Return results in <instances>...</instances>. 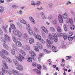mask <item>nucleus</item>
<instances>
[{
  "instance_id": "1",
  "label": "nucleus",
  "mask_w": 75,
  "mask_h": 75,
  "mask_svg": "<svg viewBox=\"0 0 75 75\" xmlns=\"http://www.w3.org/2000/svg\"><path fill=\"white\" fill-rule=\"evenodd\" d=\"M2 51L0 52V55L1 57L3 59H7V57H6L4 55V54L3 52L6 55H8V52L6 50L4 49L2 50Z\"/></svg>"
},
{
  "instance_id": "2",
  "label": "nucleus",
  "mask_w": 75,
  "mask_h": 75,
  "mask_svg": "<svg viewBox=\"0 0 75 75\" xmlns=\"http://www.w3.org/2000/svg\"><path fill=\"white\" fill-rule=\"evenodd\" d=\"M2 65L3 67H4L2 68V71L4 72V73H7V71L6 69H7L8 68V66H7V64H6L5 63H2Z\"/></svg>"
},
{
  "instance_id": "3",
  "label": "nucleus",
  "mask_w": 75,
  "mask_h": 75,
  "mask_svg": "<svg viewBox=\"0 0 75 75\" xmlns=\"http://www.w3.org/2000/svg\"><path fill=\"white\" fill-rule=\"evenodd\" d=\"M15 58L17 60H18L19 61H20V62H21L22 61H23V59H24V57H23V56L21 54H19V56H16L15 57Z\"/></svg>"
},
{
  "instance_id": "4",
  "label": "nucleus",
  "mask_w": 75,
  "mask_h": 75,
  "mask_svg": "<svg viewBox=\"0 0 75 75\" xmlns=\"http://www.w3.org/2000/svg\"><path fill=\"white\" fill-rule=\"evenodd\" d=\"M57 37H63L64 40H67L68 38V35H67V34L65 33H60L58 34Z\"/></svg>"
},
{
  "instance_id": "5",
  "label": "nucleus",
  "mask_w": 75,
  "mask_h": 75,
  "mask_svg": "<svg viewBox=\"0 0 75 75\" xmlns=\"http://www.w3.org/2000/svg\"><path fill=\"white\" fill-rule=\"evenodd\" d=\"M46 40L48 43V44H47V48H50L51 47V45H52V43H53L52 40L50 39H46Z\"/></svg>"
},
{
  "instance_id": "6",
  "label": "nucleus",
  "mask_w": 75,
  "mask_h": 75,
  "mask_svg": "<svg viewBox=\"0 0 75 75\" xmlns=\"http://www.w3.org/2000/svg\"><path fill=\"white\" fill-rule=\"evenodd\" d=\"M74 22L73 20L72 19H69V22L71 24V25H70V26H72L71 27H70V29L71 30H74V28H75V26L74 25H73L72 24Z\"/></svg>"
},
{
  "instance_id": "7",
  "label": "nucleus",
  "mask_w": 75,
  "mask_h": 75,
  "mask_svg": "<svg viewBox=\"0 0 75 75\" xmlns=\"http://www.w3.org/2000/svg\"><path fill=\"white\" fill-rule=\"evenodd\" d=\"M26 25V28L28 30L29 33L30 35H33V31L31 30V28L30 27V25L28 24Z\"/></svg>"
},
{
  "instance_id": "8",
  "label": "nucleus",
  "mask_w": 75,
  "mask_h": 75,
  "mask_svg": "<svg viewBox=\"0 0 75 75\" xmlns=\"http://www.w3.org/2000/svg\"><path fill=\"white\" fill-rule=\"evenodd\" d=\"M29 53L30 54H31V57H32L33 59L34 60L35 59L34 57H36V54L32 50H30L29 51Z\"/></svg>"
},
{
  "instance_id": "9",
  "label": "nucleus",
  "mask_w": 75,
  "mask_h": 75,
  "mask_svg": "<svg viewBox=\"0 0 75 75\" xmlns=\"http://www.w3.org/2000/svg\"><path fill=\"white\" fill-rule=\"evenodd\" d=\"M58 20L60 23H63V18H62V16L61 14H59V15Z\"/></svg>"
},
{
  "instance_id": "10",
  "label": "nucleus",
  "mask_w": 75,
  "mask_h": 75,
  "mask_svg": "<svg viewBox=\"0 0 75 75\" xmlns=\"http://www.w3.org/2000/svg\"><path fill=\"white\" fill-rule=\"evenodd\" d=\"M5 38V40L7 41H9L10 40V38L9 37L8 35H7L6 34H5L4 35Z\"/></svg>"
},
{
  "instance_id": "11",
  "label": "nucleus",
  "mask_w": 75,
  "mask_h": 75,
  "mask_svg": "<svg viewBox=\"0 0 75 75\" xmlns=\"http://www.w3.org/2000/svg\"><path fill=\"white\" fill-rule=\"evenodd\" d=\"M53 38L55 41V42H57L58 41V39H57V35L54 33L52 34Z\"/></svg>"
},
{
  "instance_id": "12",
  "label": "nucleus",
  "mask_w": 75,
  "mask_h": 75,
  "mask_svg": "<svg viewBox=\"0 0 75 75\" xmlns=\"http://www.w3.org/2000/svg\"><path fill=\"white\" fill-rule=\"evenodd\" d=\"M36 45L39 49H40V50H42V46L41 44H40V43L38 42H37L36 43Z\"/></svg>"
},
{
  "instance_id": "13",
  "label": "nucleus",
  "mask_w": 75,
  "mask_h": 75,
  "mask_svg": "<svg viewBox=\"0 0 75 75\" xmlns=\"http://www.w3.org/2000/svg\"><path fill=\"white\" fill-rule=\"evenodd\" d=\"M29 19L31 23H32V24H34L35 23V20L33 18L31 17H30L29 18Z\"/></svg>"
},
{
  "instance_id": "14",
  "label": "nucleus",
  "mask_w": 75,
  "mask_h": 75,
  "mask_svg": "<svg viewBox=\"0 0 75 75\" xmlns=\"http://www.w3.org/2000/svg\"><path fill=\"white\" fill-rule=\"evenodd\" d=\"M41 28L45 33H48V30L47 29V28H46L44 26H42Z\"/></svg>"
},
{
  "instance_id": "15",
  "label": "nucleus",
  "mask_w": 75,
  "mask_h": 75,
  "mask_svg": "<svg viewBox=\"0 0 75 75\" xmlns=\"http://www.w3.org/2000/svg\"><path fill=\"white\" fill-rule=\"evenodd\" d=\"M16 45L17 47H21L22 46V44H21V43L20 42V41H18L16 43Z\"/></svg>"
},
{
  "instance_id": "16",
  "label": "nucleus",
  "mask_w": 75,
  "mask_h": 75,
  "mask_svg": "<svg viewBox=\"0 0 75 75\" xmlns=\"http://www.w3.org/2000/svg\"><path fill=\"white\" fill-rule=\"evenodd\" d=\"M17 69L19 70V71H22L23 70V66L21 65H19L16 67Z\"/></svg>"
},
{
  "instance_id": "17",
  "label": "nucleus",
  "mask_w": 75,
  "mask_h": 75,
  "mask_svg": "<svg viewBox=\"0 0 75 75\" xmlns=\"http://www.w3.org/2000/svg\"><path fill=\"white\" fill-rule=\"evenodd\" d=\"M17 35H18L19 38H21L22 37V33L20 31H18L17 34Z\"/></svg>"
},
{
  "instance_id": "18",
  "label": "nucleus",
  "mask_w": 75,
  "mask_h": 75,
  "mask_svg": "<svg viewBox=\"0 0 75 75\" xmlns=\"http://www.w3.org/2000/svg\"><path fill=\"white\" fill-rule=\"evenodd\" d=\"M13 62L14 63V64L16 66H18V65H19V63H18V62L17 61V60L16 59H13Z\"/></svg>"
},
{
  "instance_id": "19",
  "label": "nucleus",
  "mask_w": 75,
  "mask_h": 75,
  "mask_svg": "<svg viewBox=\"0 0 75 75\" xmlns=\"http://www.w3.org/2000/svg\"><path fill=\"white\" fill-rule=\"evenodd\" d=\"M3 46L4 49H6V50H9V47L5 43H4Z\"/></svg>"
},
{
  "instance_id": "20",
  "label": "nucleus",
  "mask_w": 75,
  "mask_h": 75,
  "mask_svg": "<svg viewBox=\"0 0 75 75\" xmlns=\"http://www.w3.org/2000/svg\"><path fill=\"white\" fill-rule=\"evenodd\" d=\"M12 72L13 74L14 75H18V72L16 70H12Z\"/></svg>"
},
{
  "instance_id": "21",
  "label": "nucleus",
  "mask_w": 75,
  "mask_h": 75,
  "mask_svg": "<svg viewBox=\"0 0 75 75\" xmlns=\"http://www.w3.org/2000/svg\"><path fill=\"white\" fill-rule=\"evenodd\" d=\"M73 39L75 40V36H74V37H71L70 36H68V40L69 41H72Z\"/></svg>"
},
{
  "instance_id": "22",
  "label": "nucleus",
  "mask_w": 75,
  "mask_h": 75,
  "mask_svg": "<svg viewBox=\"0 0 75 75\" xmlns=\"http://www.w3.org/2000/svg\"><path fill=\"white\" fill-rule=\"evenodd\" d=\"M23 37L26 40H28L29 38V36H28V35L27 33H24V34Z\"/></svg>"
},
{
  "instance_id": "23",
  "label": "nucleus",
  "mask_w": 75,
  "mask_h": 75,
  "mask_svg": "<svg viewBox=\"0 0 75 75\" xmlns=\"http://www.w3.org/2000/svg\"><path fill=\"white\" fill-rule=\"evenodd\" d=\"M35 37L37 38L39 40H41V37L39 35H37L35 36Z\"/></svg>"
},
{
  "instance_id": "24",
  "label": "nucleus",
  "mask_w": 75,
  "mask_h": 75,
  "mask_svg": "<svg viewBox=\"0 0 75 75\" xmlns=\"http://www.w3.org/2000/svg\"><path fill=\"white\" fill-rule=\"evenodd\" d=\"M20 52L21 54H22L23 56H25V55H26V53H25L24 50H23L21 49L20 50Z\"/></svg>"
},
{
  "instance_id": "25",
  "label": "nucleus",
  "mask_w": 75,
  "mask_h": 75,
  "mask_svg": "<svg viewBox=\"0 0 75 75\" xmlns=\"http://www.w3.org/2000/svg\"><path fill=\"white\" fill-rule=\"evenodd\" d=\"M52 23L53 24V25H56V24H57V20L55 19L53 20H52Z\"/></svg>"
},
{
  "instance_id": "26",
  "label": "nucleus",
  "mask_w": 75,
  "mask_h": 75,
  "mask_svg": "<svg viewBox=\"0 0 75 75\" xmlns=\"http://www.w3.org/2000/svg\"><path fill=\"white\" fill-rule=\"evenodd\" d=\"M63 17L64 19H66L68 17V14L67 13H65L63 14Z\"/></svg>"
},
{
  "instance_id": "27",
  "label": "nucleus",
  "mask_w": 75,
  "mask_h": 75,
  "mask_svg": "<svg viewBox=\"0 0 75 75\" xmlns=\"http://www.w3.org/2000/svg\"><path fill=\"white\" fill-rule=\"evenodd\" d=\"M29 42L30 44H33L34 42V39L32 38H30L29 39Z\"/></svg>"
},
{
  "instance_id": "28",
  "label": "nucleus",
  "mask_w": 75,
  "mask_h": 75,
  "mask_svg": "<svg viewBox=\"0 0 75 75\" xmlns=\"http://www.w3.org/2000/svg\"><path fill=\"white\" fill-rule=\"evenodd\" d=\"M19 30L16 29L14 30L13 31V33L15 35H17V34Z\"/></svg>"
},
{
  "instance_id": "29",
  "label": "nucleus",
  "mask_w": 75,
  "mask_h": 75,
  "mask_svg": "<svg viewBox=\"0 0 75 75\" xmlns=\"http://www.w3.org/2000/svg\"><path fill=\"white\" fill-rule=\"evenodd\" d=\"M12 38L13 41L14 42H16V41H17V39L13 35L12 36Z\"/></svg>"
},
{
  "instance_id": "30",
  "label": "nucleus",
  "mask_w": 75,
  "mask_h": 75,
  "mask_svg": "<svg viewBox=\"0 0 75 75\" xmlns=\"http://www.w3.org/2000/svg\"><path fill=\"white\" fill-rule=\"evenodd\" d=\"M57 30L58 32L59 33H61L62 32V29H61V27L58 26H57Z\"/></svg>"
},
{
  "instance_id": "31",
  "label": "nucleus",
  "mask_w": 75,
  "mask_h": 75,
  "mask_svg": "<svg viewBox=\"0 0 75 75\" xmlns=\"http://www.w3.org/2000/svg\"><path fill=\"white\" fill-rule=\"evenodd\" d=\"M41 1H36V5L37 6H39L40 5H41Z\"/></svg>"
},
{
  "instance_id": "32",
  "label": "nucleus",
  "mask_w": 75,
  "mask_h": 75,
  "mask_svg": "<svg viewBox=\"0 0 75 75\" xmlns=\"http://www.w3.org/2000/svg\"><path fill=\"white\" fill-rule=\"evenodd\" d=\"M4 8L2 6H0V13H3L4 11Z\"/></svg>"
},
{
  "instance_id": "33",
  "label": "nucleus",
  "mask_w": 75,
  "mask_h": 75,
  "mask_svg": "<svg viewBox=\"0 0 75 75\" xmlns=\"http://www.w3.org/2000/svg\"><path fill=\"white\" fill-rule=\"evenodd\" d=\"M57 49V47L54 46H52V50H53V52H57V51H55V50Z\"/></svg>"
},
{
  "instance_id": "34",
  "label": "nucleus",
  "mask_w": 75,
  "mask_h": 75,
  "mask_svg": "<svg viewBox=\"0 0 75 75\" xmlns=\"http://www.w3.org/2000/svg\"><path fill=\"white\" fill-rule=\"evenodd\" d=\"M0 40L2 41V42H6V40H4V38L3 37H0Z\"/></svg>"
},
{
  "instance_id": "35",
  "label": "nucleus",
  "mask_w": 75,
  "mask_h": 75,
  "mask_svg": "<svg viewBox=\"0 0 75 75\" xmlns=\"http://www.w3.org/2000/svg\"><path fill=\"white\" fill-rule=\"evenodd\" d=\"M37 67L39 69H42V67H41V65L38 64L37 65Z\"/></svg>"
},
{
  "instance_id": "36",
  "label": "nucleus",
  "mask_w": 75,
  "mask_h": 75,
  "mask_svg": "<svg viewBox=\"0 0 75 75\" xmlns=\"http://www.w3.org/2000/svg\"><path fill=\"white\" fill-rule=\"evenodd\" d=\"M50 30L52 32H53V33H54L55 31V28L52 27L50 28Z\"/></svg>"
},
{
  "instance_id": "37",
  "label": "nucleus",
  "mask_w": 75,
  "mask_h": 75,
  "mask_svg": "<svg viewBox=\"0 0 75 75\" xmlns=\"http://www.w3.org/2000/svg\"><path fill=\"white\" fill-rule=\"evenodd\" d=\"M33 57H29L28 59H27V60L29 62H32V60H33Z\"/></svg>"
},
{
  "instance_id": "38",
  "label": "nucleus",
  "mask_w": 75,
  "mask_h": 75,
  "mask_svg": "<svg viewBox=\"0 0 75 75\" xmlns=\"http://www.w3.org/2000/svg\"><path fill=\"white\" fill-rule=\"evenodd\" d=\"M41 14L42 19H43V20L45 19V15H44V13L43 12H42L41 13Z\"/></svg>"
},
{
  "instance_id": "39",
  "label": "nucleus",
  "mask_w": 75,
  "mask_h": 75,
  "mask_svg": "<svg viewBox=\"0 0 75 75\" xmlns=\"http://www.w3.org/2000/svg\"><path fill=\"white\" fill-rule=\"evenodd\" d=\"M4 35V33H3V31L0 28V35Z\"/></svg>"
},
{
  "instance_id": "40",
  "label": "nucleus",
  "mask_w": 75,
  "mask_h": 75,
  "mask_svg": "<svg viewBox=\"0 0 75 75\" xmlns=\"http://www.w3.org/2000/svg\"><path fill=\"white\" fill-rule=\"evenodd\" d=\"M64 30L65 31H68V28H67V27L66 26V25L65 24H64Z\"/></svg>"
},
{
  "instance_id": "41",
  "label": "nucleus",
  "mask_w": 75,
  "mask_h": 75,
  "mask_svg": "<svg viewBox=\"0 0 75 75\" xmlns=\"http://www.w3.org/2000/svg\"><path fill=\"white\" fill-rule=\"evenodd\" d=\"M34 48L35 51H36L37 52H38V51H39L38 48V47H37V46H35Z\"/></svg>"
},
{
  "instance_id": "42",
  "label": "nucleus",
  "mask_w": 75,
  "mask_h": 75,
  "mask_svg": "<svg viewBox=\"0 0 75 75\" xmlns=\"http://www.w3.org/2000/svg\"><path fill=\"white\" fill-rule=\"evenodd\" d=\"M25 47L28 51H29L30 50V46L28 45H26Z\"/></svg>"
},
{
  "instance_id": "43",
  "label": "nucleus",
  "mask_w": 75,
  "mask_h": 75,
  "mask_svg": "<svg viewBox=\"0 0 75 75\" xmlns=\"http://www.w3.org/2000/svg\"><path fill=\"white\" fill-rule=\"evenodd\" d=\"M31 5H33V6H35V5H36V3H35V1H32V3H31Z\"/></svg>"
},
{
  "instance_id": "44",
  "label": "nucleus",
  "mask_w": 75,
  "mask_h": 75,
  "mask_svg": "<svg viewBox=\"0 0 75 75\" xmlns=\"http://www.w3.org/2000/svg\"><path fill=\"white\" fill-rule=\"evenodd\" d=\"M11 54H12L13 55H15L16 52H15V51H14V50H11Z\"/></svg>"
},
{
  "instance_id": "45",
  "label": "nucleus",
  "mask_w": 75,
  "mask_h": 75,
  "mask_svg": "<svg viewBox=\"0 0 75 75\" xmlns=\"http://www.w3.org/2000/svg\"><path fill=\"white\" fill-rule=\"evenodd\" d=\"M52 18H53V17L52 16H50L48 17V19L50 20H52Z\"/></svg>"
},
{
  "instance_id": "46",
  "label": "nucleus",
  "mask_w": 75,
  "mask_h": 75,
  "mask_svg": "<svg viewBox=\"0 0 75 75\" xmlns=\"http://www.w3.org/2000/svg\"><path fill=\"white\" fill-rule=\"evenodd\" d=\"M49 38L50 40H52V36L51 34H50L49 36Z\"/></svg>"
},
{
  "instance_id": "47",
  "label": "nucleus",
  "mask_w": 75,
  "mask_h": 75,
  "mask_svg": "<svg viewBox=\"0 0 75 75\" xmlns=\"http://www.w3.org/2000/svg\"><path fill=\"white\" fill-rule=\"evenodd\" d=\"M34 28V30H35L36 32V33H38L39 31L38 30V29L36 27H35Z\"/></svg>"
},
{
  "instance_id": "48",
  "label": "nucleus",
  "mask_w": 75,
  "mask_h": 75,
  "mask_svg": "<svg viewBox=\"0 0 75 75\" xmlns=\"http://www.w3.org/2000/svg\"><path fill=\"white\" fill-rule=\"evenodd\" d=\"M52 6H53L52 4V3H50L49 4V7L50 8H52Z\"/></svg>"
},
{
  "instance_id": "49",
  "label": "nucleus",
  "mask_w": 75,
  "mask_h": 75,
  "mask_svg": "<svg viewBox=\"0 0 75 75\" xmlns=\"http://www.w3.org/2000/svg\"><path fill=\"white\" fill-rule=\"evenodd\" d=\"M71 2L68 1H67V3L66 4V5H68V4H71Z\"/></svg>"
},
{
  "instance_id": "50",
  "label": "nucleus",
  "mask_w": 75,
  "mask_h": 75,
  "mask_svg": "<svg viewBox=\"0 0 75 75\" xmlns=\"http://www.w3.org/2000/svg\"><path fill=\"white\" fill-rule=\"evenodd\" d=\"M44 51L45 52L46 54H49V53H50L49 51L47 50L46 49H45Z\"/></svg>"
},
{
  "instance_id": "51",
  "label": "nucleus",
  "mask_w": 75,
  "mask_h": 75,
  "mask_svg": "<svg viewBox=\"0 0 75 75\" xmlns=\"http://www.w3.org/2000/svg\"><path fill=\"white\" fill-rule=\"evenodd\" d=\"M37 65L38 64H37L35 62H34L32 64V65L33 67H36V66H37Z\"/></svg>"
},
{
  "instance_id": "52",
  "label": "nucleus",
  "mask_w": 75,
  "mask_h": 75,
  "mask_svg": "<svg viewBox=\"0 0 75 75\" xmlns=\"http://www.w3.org/2000/svg\"><path fill=\"white\" fill-rule=\"evenodd\" d=\"M24 19L22 18L20 20V22L22 24L23 23V21H24Z\"/></svg>"
},
{
  "instance_id": "53",
  "label": "nucleus",
  "mask_w": 75,
  "mask_h": 75,
  "mask_svg": "<svg viewBox=\"0 0 75 75\" xmlns=\"http://www.w3.org/2000/svg\"><path fill=\"white\" fill-rule=\"evenodd\" d=\"M12 7L14 8H17L18 6H17L16 5H12Z\"/></svg>"
},
{
  "instance_id": "54",
  "label": "nucleus",
  "mask_w": 75,
  "mask_h": 75,
  "mask_svg": "<svg viewBox=\"0 0 75 75\" xmlns=\"http://www.w3.org/2000/svg\"><path fill=\"white\" fill-rule=\"evenodd\" d=\"M36 74H37L40 75V74H41V71H40L39 70H38V71L36 72Z\"/></svg>"
},
{
  "instance_id": "55",
  "label": "nucleus",
  "mask_w": 75,
  "mask_h": 75,
  "mask_svg": "<svg viewBox=\"0 0 75 75\" xmlns=\"http://www.w3.org/2000/svg\"><path fill=\"white\" fill-rule=\"evenodd\" d=\"M70 36H72L74 34V33L72 32H70L69 33Z\"/></svg>"
},
{
  "instance_id": "56",
  "label": "nucleus",
  "mask_w": 75,
  "mask_h": 75,
  "mask_svg": "<svg viewBox=\"0 0 75 75\" xmlns=\"http://www.w3.org/2000/svg\"><path fill=\"white\" fill-rule=\"evenodd\" d=\"M8 59V62H11V60L10 59V58H7V59Z\"/></svg>"
},
{
  "instance_id": "57",
  "label": "nucleus",
  "mask_w": 75,
  "mask_h": 75,
  "mask_svg": "<svg viewBox=\"0 0 75 75\" xmlns=\"http://www.w3.org/2000/svg\"><path fill=\"white\" fill-rule=\"evenodd\" d=\"M11 27L12 28V29H13V30H16V27H15V26H11Z\"/></svg>"
},
{
  "instance_id": "58",
  "label": "nucleus",
  "mask_w": 75,
  "mask_h": 75,
  "mask_svg": "<svg viewBox=\"0 0 75 75\" xmlns=\"http://www.w3.org/2000/svg\"><path fill=\"white\" fill-rule=\"evenodd\" d=\"M8 74H9V75H11L12 74V73H11V72L10 71L8 70Z\"/></svg>"
},
{
  "instance_id": "59",
  "label": "nucleus",
  "mask_w": 75,
  "mask_h": 75,
  "mask_svg": "<svg viewBox=\"0 0 75 75\" xmlns=\"http://www.w3.org/2000/svg\"><path fill=\"white\" fill-rule=\"evenodd\" d=\"M2 29L3 30H5V29H6V28L5 26H2Z\"/></svg>"
},
{
  "instance_id": "60",
  "label": "nucleus",
  "mask_w": 75,
  "mask_h": 75,
  "mask_svg": "<svg viewBox=\"0 0 75 75\" xmlns=\"http://www.w3.org/2000/svg\"><path fill=\"white\" fill-rule=\"evenodd\" d=\"M19 14H20V15H22V14H23V11H22L21 10H20L19 11Z\"/></svg>"
},
{
  "instance_id": "61",
  "label": "nucleus",
  "mask_w": 75,
  "mask_h": 75,
  "mask_svg": "<svg viewBox=\"0 0 75 75\" xmlns=\"http://www.w3.org/2000/svg\"><path fill=\"white\" fill-rule=\"evenodd\" d=\"M4 3V0H0V4H1V3Z\"/></svg>"
},
{
  "instance_id": "62",
  "label": "nucleus",
  "mask_w": 75,
  "mask_h": 75,
  "mask_svg": "<svg viewBox=\"0 0 75 75\" xmlns=\"http://www.w3.org/2000/svg\"><path fill=\"white\" fill-rule=\"evenodd\" d=\"M38 70L36 69H33V71H35L36 73H37V72H38Z\"/></svg>"
},
{
  "instance_id": "63",
  "label": "nucleus",
  "mask_w": 75,
  "mask_h": 75,
  "mask_svg": "<svg viewBox=\"0 0 75 75\" xmlns=\"http://www.w3.org/2000/svg\"><path fill=\"white\" fill-rule=\"evenodd\" d=\"M42 57V54H40L39 55V58H41V57Z\"/></svg>"
},
{
  "instance_id": "64",
  "label": "nucleus",
  "mask_w": 75,
  "mask_h": 75,
  "mask_svg": "<svg viewBox=\"0 0 75 75\" xmlns=\"http://www.w3.org/2000/svg\"><path fill=\"white\" fill-rule=\"evenodd\" d=\"M0 75H4V74L1 71H0Z\"/></svg>"
}]
</instances>
